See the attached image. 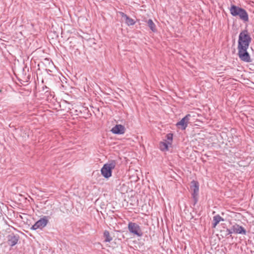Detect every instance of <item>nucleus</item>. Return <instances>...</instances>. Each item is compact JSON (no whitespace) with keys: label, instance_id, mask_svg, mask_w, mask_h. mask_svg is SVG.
<instances>
[{"label":"nucleus","instance_id":"1","mask_svg":"<svg viewBox=\"0 0 254 254\" xmlns=\"http://www.w3.org/2000/svg\"><path fill=\"white\" fill-rule=\"evenodd\" d=\"M251 38L247 31L240 33L239 36L238 48H248L251 42Z\"/></svg>","mask_w":254,"mask_h":254},{"label":"nucleus","instance_id":"2","mask_svg":"<svg viewBox=\"0 0 254 254\" xmlns=\"http://www.w3.org/2000/svg\"><path fill=\"white\" fill-rule=\"evenodd\" d=\"M231 14L234 16H238L240 19L244 21H248L249 20L248 15L246 11L239 7L233 5L230 8Z\"/></svg>","mask_w":254,"mask_h":254},{"label":"nucleus","instance_id":"3","mask_svg":"<svg viewBox=\"0 0 254 254\" xmlns=\"http://www.w3.org/2000/svg\"><path fill=\"white\" fill-rule=\"evenodd\" d=\"M116 166V162L115 161H112L104 164L101 170L102 175L105 178H109L112 176V170L115 168Z\"/></svg>","mask_w":254,"mask_h":254},{"label":"nucleus","instance_id":"4","mask_svg":"<svg viewBox=\"0 0 254 254\" xmlns=\"http://www.w3.org/2000/svg\"><path fill=\"white\" fill-rule=\"evenodd\" d=\"M128 229L130 233L137 236L140 237L142 235L140 226L135 223L131 222H129L128 224Z\"/></svg>","mask_w":254,"mask_h":254},{"label":"nucleus","instance_id":"5","mask_svg":"<svg viewBox=\"0 0 254 254\" xmlns=\"http://www.w3.org/2000/svg\"><path fill=\"white\" fill-rule=\"evenodd\" d=\"M238 55L240 59L245 62L249 63L251 62V59L249 53L247 52L248 48H238Z\"/></svg>","mask_w":254,"mask_h":254},{"label":"nucleus","instance_id":"6","mask_svg":"<svg viewBox=\"0 0 254 254\" xmlns=\"http://www.w3.org/2000/svg\"><path fill=\"white\" fill-rule=\"evenodd\" d=\"M190 117V115H187L180 122L177 123V127L182 130H185L188 126Z\"/></svg>","mask_w":254,"mask_h":254},{"label":"nucleus","instance_id":"7","mask_svg":"<svg viewBox=\"0 0 254 254\" xmlns=\"http://www.w3.org/2000/svg\"><path fill=\"white\" fill-rule=\"evenodd\" d=\"M48 222V220L46 216L41 218L38 221H37L34 225H33L31 228L32 229L36 230L37 229H42L46 226Z\"/></svg>","mask_w":254,"mask_h":254},{"label":"nucleus","instance_id":"8","mask_svg":"<svg viewBox=\"0 0 254 254\" xmlns=\"http://www.w3.org/2000/svg\"><path fill=\"white\" fill-rule=\"evenodd\" d=\"M232 230L234 233L246 235V230L245 229L237 224H234L232 226Z\"/></svg>","mask_w":254,"mask_h":254},{"label":"nucleus","instance_id":"9","mask_svg":"<svg viewBox=\"0 0 254 254\" xmlns=\"http://www.w3.org/2000/svg\"><path fill=\"white\" fill-rule=\"evenodd\" d=\"M18 241V236L11 234L7 236V244L10 246L15 245Z\"/></svg>","mask_w":254,"mask_h":254},{"label":"nucleus","instance_id":"10","mask_svg":"<svg viewBox=\"0 0 254 254\" xmlns=\"http://www.w3.org/2000/svg\"><path fill=\"white\" fill-rule=\"evenodd\" d=\"M111 131L114 134H123L125 131V127L121 125H117L112 128Z\"/></svg>","mask_w":254,"mask_h":254},{"label":"nucleus","instance_id":"11","mask_svg":"<svg viewBox=\"0 0 254 254\" xmlns=\"http://www.w3.org/2000/svg\"><path fill=\"white\" fill-rule=\"evenodd\" d=\"M191 190L193 191L192 195L193 198H195L197 195L199 190V185L197 182L192 181L191 182Z\"/></svg>","mask_w":254,"mask_h":254},{"label":"nucleus","instance_id":"12","mask_svg":"<svg viewBox=\"0 0 254 254\" xmlns=\"http://www.w3.org/2000/svg\"><path fill=\"white\" fill-rule=\"evenodd\" d=\"M120 13L122 18H124L125 19L126 23L128 26L133 25L135 24V21L133 19H132L131 18L129 17L127 15L125 14L124 12H120Z\"/></svg>","mask_w":254,"mask_h":254},{"label":"nucleus","instance_id":"13","mask_svg":"<svg viewBox=\"0 0 254 254\" xmlns=\"http://www.w3.org/2000/svg\"><path fill=\"white\" fill-rule=\"evenodd\" d=\"M213 227L215 228L217 225L221 221H224V219L219 215H217L213 217Z\"/></svg>","mask_w":254,"mask_h":254},{"label":"nucleus","instance_id":"14","mask_svg":"<svg viewBox=\"0 0 254 254\" xmlns=\"http://www.w3.org/2000/svg\"><path fill=\"white\" fill-rule=\"evenodd\" d=\"M146 22L148 27L152 30V31H156V25L151 19H149Z\"/></svg>","mask_w":254,"mask_h":254},{"label":"nucleus","instance_id":"15","mask_svg":"<svg viewBox=\"0 0 254 254\" xmlns=\"http://www.w3.org/2000/svg\"><path fill=\"white\" fill-rule=\"evenodd\" d=\"M170 145L167 141L161 142L159 144L160 149L162 151H167L168 150V145Z\"/></svg>","mask_w":254,"mask_h":254},{"label":"nucleus","instance_id":"16","mask_svg":"<svg viewBox=\"0 0 254 254\" xmlns=\"http://www.w3.org/2000/svg\"><path fill=\"white\" fill-rule=\"evenodd\" d=\"M104 237L106 242H110L112 240V237L110 236L109 232L107 230L104 232Z\"/></svg>","mask_w":254,"mask_h":254},{"label":"nucleus","instance_id":"17","mask_svg":"<svg viewBox=\"0 0 254 254\" xmlns=\"http://www.w3.org/2000/svg\"><path fill=\"white\" fill-rule=\"evenodd\" d=\"M166 137L168 140L167 141V142H168V144L171 145L172 139H173V134H171V133H169V134H167Z\"/></svg>","mask_w":254,"mask_h":254},{"label":"nucleus","instance_id":"18","mask_svg":"<svg viewBox=\"0 0 254 254\" xmlns=\"http://www.w3.org/2000/svg\"><path fill=\"white\" fill-rule=\"evenodd\" d=\"M226 231H227L228 234H231L232 233H234L233 232V230H232V227L230 229H227Z\"/></svg>","mask_w":254,"mask_h":254}]
</instances>
